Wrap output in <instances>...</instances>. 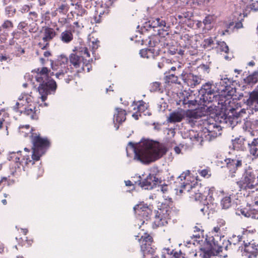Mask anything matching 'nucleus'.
Wrapping results in <instances>:
<instances>
[{
    "mask_svg": "<svg viewBox=\"0 0 258 258\" xmlns=\"http://www.w3.org/2000/svg\"><path fill=\"white\" fill-rule=\"evenodd\" d=\"M135 153L134 159L145 164H149L161 158L167 152L165 146L159 142L146 140L140 142L136 146L130 142L126 148Z\"/></svg>",
    "mask_w": 258,
    "mask_h": 258,
    "instance_id": "f257e3e1",
    "label": "nucleus"
},
{
    "mask_svg": "<svg viewBox=\"0 0 258 258\" xmlns=\"http://www.w3.org/2000/svg\"><path fill=\"white\" fill-rule=\"evenodd\" d=\"M50 72L47 68L43 67L36 78V81L40 83L38 90L42 101L46 99L48 94L54 93L57 88L55 81L49 77Z\"/></svg>",
    "mask_w": 258,
    "mask_h": 258,
    "instance_id": "f03ea898",
    "label": "nucleus"
},
{
    "mask_svg": "<svg viewBox=\"0 0 258 258\" xmlns=\"http://www.w3.org/2000/svg\"><path fill=\"white\" fill-rule=\"evenodd\" d=\"M190 171L186 170V171L183 172L177 178V180L175 182H178L180 184L179 186L180 188L179 189L180 193L183 192L186 190L189 192L190 198L194 199L196 201H200L203 199V196L202 193L200 192L199 189V186H192L189 183H185V182H182L183 180H185L186 177L189 175Z\"/></svg>",
    "mask_w": 258,
    "mask_h": 258,
    "instance_id": "7ed1b4c3",
    "label": "nucleus"
},
{
    "mask_svg": "<svg viewBox=\"0 0 258 258\" xmlns=\"http://www.w3.org/2000/svg\"><path fill=\"white\" fill-rule=\"evenodd\" d=\"M201 138L207 141H211L221 134L222 127L213 119H209L204 122Z\"/></svg>",
    "mask_w": 258,
    "mask_h": 258,
    "instance_id": "20e7f679",
    "label": "nucleus"
},
{
    "mask_svg": "<svg viewBox=\"0 0 258 258\" xmlns=\"http://www.w3.org/2000/svg\"><path fill=\"white\" fill-rule=\"evenodd\" d=\"M51 68L52 70L58 71L55 74L53 72L50 73L51 76L55 75L56 78L61 79L64 77L69 70L68 67V58L63 55H59L55 61L50 60Z\"/></svg>",
    "mask_w": 258,
    "mask_h": 258,
    "instance_id": "39448f33",
    "label": "nucleus"
},
{
    "mask_svg": "<svg viewBox=\"0 0 258 258\" xmlns=\"http://www.w3.org/2000/svg\"><path fill=\"white\" fill-rule=\"evenodd\" d=\"M216 107L215 104L208 105V104L204 103L202 107L194 110H188L186 114L188 122L192 123L195 119L214 113L216 110Z\"/></svg>",
    "mask_w": 258,
    "mask_h": 258,
    "instance_id": "423d86ee",
    "label": "nucleus"
},
{
    "mask_svg": "<svg viewBox=\"0 0 258 258\" xmlns=\"http://www.w3.org/2000/svg\"><path fill=\"white\" fill-rule=\"evenodd\" d=\"M31 140L33 143L32 158L33 160L38 161L44 154L46 148L49 145V142L46 139H43L39 136H32Z\"/></svg>",
    "mask_w": 258,
    "mask_h": 258,
    "instance_id": "0eeeda50",
    "label": "nucleus"
},
{
    "mask_svg": "<svg viewBox=\"0 0 258 258\" xmlns=\"http://www.w3.org/2000/svg\"><path fill=\"white\" fill-rule=\"evenodd\" d=\"M213 87L214 85L211 82H207L203 85L199 93L201 95L200 99L202 100L204 103L209 104L214 102V100L217 103L216 92Z\"/></svg>",
    "mask_w": 258,
    "mask_h": 258,
    "instance_id": "6e6552de",
    "label": "nucleus"
},
{
    "mask_svg": "<svg viewBox=\"0 0 258 258\" xmlns=\"http://www.w3.org/2000/svg\"><path fill=\"white\" fill-rule=\"evenodd\" d=\"M213 244H211V249L205 252V256L209 257L211 255H217L222 252L223 249L227 250L229 245H231V242L229 240L220 238V241L216 240L215 238L213 239Z\"/></svg>",
    "mask_w": 258,
    "mask_h": 258,
    "instance_id": "1a4fd4ad",
    "label": "nucleus"
},
{
    "mask_svg": "<svg viewBox=\"0 0 258 258\" xmlns=\"http://www.w3.org/2000/svg\"><path fill=\"white\" fill-rule=\"evenodd\" d=\"M242 186L245 189H250L252 192H253L254 190L258 191L257 172L250 170L246 171Z\"/></svg>",
    "mask_w": 258,
    "mask_h": 258,
    "instance_id": "9d476101",
    "label": "nucleus"
},
{
    "mask_svg": "<svg viewBox=\"0 0 258 258\" xmlns=\"http://www.w3.org/2000/svg\"><path fill=\"white\" fill-rule=\"evenodd\" d=\"M55 31L51 28L48 27H43L41 31V38L42 42H40L39 45H42L41 48L45 49L47 48L49 45V42L51 41L56 36Z\"/></svg>",
    "mask_w": 258,
    "mask_h": 258,
    "instance_id": "9b49d317",
    "label": "nucleus"
},
{
    "mask_svg": "<svg viewBox=\"0 0 258 258\" xmlns=\"http://www.w3.org/2000/svg\"><path fill=\"white\" fill-rule=\"evenodd\" d=\"M237 215H243L245 217L251 218L252 219H258V201L254 202L252 206H249L248 208L238 209L236 212Z\"/></svg>",
    "mask_w": 258,
    "mask_h": 258,
    "instance_id": "f8f14e48",
    "label": "nucleus"
},
{
    "mask_svg": "<svg viewBox=\"0 0 258 258\" xmlns=\"http://www.w3.org/2000/svg\"><path fill=\"white\" fill-rule=\"evenodd\" d=\"M227 164V167L229 170L231 177L235 176L234 173L242 166L243 157L236 156L233 159H227L225 160Z\"/></svg>",
    "mask_w": 258,
    "mask_h": 258,
    "instance_id": "ddd939ff",
    "label": "nucleus"
},
{
    "mask_svg": "<svg viewBox=\"0 0 258 258\" xmlns=\"http://www.w3.org/2000/svg\"><path fill=\"white\" fill-rule=\"evenodd\" d=\"M70 62L78 72L84 70V56L81 55L79 52L71 53L69 56Z\"/></svg>",
    "mask_w": 258,
    "mask_h": 258,
    "instance_id": "4468645a",
    "label": "nucleus"
},
{
    "mask_svg": "<svg viewBox=\"0 0 258 258\" xmlns=\"http://www.w3.org/2000/svg\"><path fill=\"white\" fill-rule=\"evenodd\" d=\"M169 218V211L167 209H160L155 215L153 226L160 227L167 224V219Z\"/></svg>",
    "mask_w": 258,
    "mask_h": 258,
    "instance_id": "2eb2a0df",
    "label": "nucleus"
},
{
    "mask_svg": "<svg viewBox=\"0 0 258 258\" xmlns=\"http://www.w3.org/2000/svg\"><path fill=\"white\" fill-rule=\"evenodd\" d=\"M246 105L251 110L258 111V90H254L249 93V97L244 100Z\"/></svg>",
    "mask_w": 258,
    "mask_h": 258,
    "instance_id": "dca6fc26",
    "label": "nucleus"
},
{
    "mask_svg": "<svg viewBox=\"0 0 258 258\" xmlns=\"http://www.w3.org/2000/svg\"><path fill=\"white\" fill-rule=\"evenodd\" d=\"M141 244V250L144 254L152 253L154 249L151 247L152 238L149 235L143 237L142 236L139 240Z\"/></svg>",
    "mask_w": 258,
    "mask_h": 258,
    "instance_id": "f3484780",
    "label": "nucleus"
},
{
    "mask_svg": "<svg viewBox=\"0 0 258 258\" xmlns=\"http://www.w3.org/2000/svg\"><path fill=\"white\" fill-rule=\"evenodd\" d=\"M157 179L154 174H149L143 181L139 180V184L145 189H151L156 185Z\"/></svg>",
    "mask_w": 258,
    "mask_h": 258,
    "instance_id": "a211bd4d",
    "label": "nucleus"
},
{
    "mask_svg": "<svg viewBox=\"0 0 258 258\" xmlns=\"http://www.w3.org/2000/svg\"><path fill=\"white\" fill-rule=\"evenodd\" d=\"M166 2L164 7L166 11L169 14L181 11V3L178 0H166Z\"/></svg>",
    "mask_w": 258,
    "mask_h": 258,
    "instance_id": "6ab92c4d",
    "label": "nucleus"
},
{
    "mask_svg": "<svg viewBox=\"0 0 258 258\" xmlns=\"http://www.w3.org/2000/svg\"><path fill=\"white\" fill-rule=\"evenodd\" d=\"M181 77L183 80L187 83V84L192 88L201 83L202 79L193 74L189 73L187 74H181Z\"/></svg>",
    "mask_w": 258,
    "mask_h": 258,
    "instance_id": "aec40b11",
    "label": "nucleus"
},
{
    "mask_svg": "<svg viewBox=\"0 0 258 258\" xmlns=\"http://www.w3.org/2000/svg\"><path fill=\"white\" fill-rule=\"evenodd\" d=\"M125 116L126 112L124 110L119 108H115V112L114 113L113 117V122L114 126L116 127V130H117L119 128V125L116 126V124L117 123L120 124L124 121L126 119Z\"/></svg>",
    "mask_w": 258,
    "mask_h": 258,
    "instance_id": "412c9836",
    "label": "nucleus"
},
{
    "mask_svg": "<svg viewBox=\"0 0 258 258\" xmlns=\"http://www.w3.org/2000/svg\"><path fill=\"white\" fill-rule=\"evenodd\" d=\"M230 81L229 79L227 77H224L221 79V81L219 83V87L218 88V91L221 93L223 92L224 95H227L231 96L230 91L229 89L231 88L230 86ZM223 95V94H222Z\"/></svg>",
    "mask_w": 258,
    "mask_h": 258,
    "instance_id": "4be33fe9",
    "label": "nucleus"
},
{
    "mask_svg": "<svg viewBox=\"0 0 258 258\" xmlns=\"http://www.w3.org/2000/svg\"><path fill=\"white\" fill-rule=\"evenodd\" d=\"M257 127L258 120L252 119V120H247L245 121L243 126V128L245 131H247V133L249 134V136L252 137L254 135L255 132L257 131V130L254 131Z\"/></svg>",
    "mask_w": 258,
    "mask_h": 258,
    "instance_id": "5701e85b",
    "label": "nucleus"
},
{
    "mask_svg": "<svg viewBox=\"0 0 258 258\" xmlns=\"http://www.w3.org/2000/svg\"><path fill=\"white\" fill-rule=\"evenodd\" d=\"M184 111L180 109L177 111H174L169 114L167 121L170 123L180 122L184 117Z\"/></svg>",
    "mask_w": 258,
    "mask_h": 258,
    "instance_id": "b1692460",
    "label": "nucleus"
},
{
    "mask_svg": "<svg viewBox=\"0 0 258 258\" xmlns=\"http://www.w3.org/2000/svg\"><path fill=\"white\" fill-rule=\"evenodd\" d=\"M36 107L32 104H28L24 108V109L20 110L21 113H23L26 116H29L31 119H36L38 118L36 112Z\"/></svg>",
    "mask_w": 258,
    "mask_h": 258,
    "instance_id": "393cba45",
    "label": "nucleus"
},
{
    "mask_svg": "<svg viewBox=\"0 0 258 258\" xmlns=\"http://www.w3.org/2000/svg\"><path fill=\"white\" fill-rule=\"evenodd\" d=\"M248 146L250 153L253 156L258 157V138L251 140L250 142L248 143Z\"/></svg>",
    "mask_w": 258,
    "mask_h": 258,
    "instance_id": "a878e982",
    "label": "nucleus"
},
{
    "mask_svg": "<svg viewBox=\"0 0 258 258\" xmlns=\"http://www.w3.org/2000/svg\"><path fill=\"white\" fill-rule=\"evenodd\" d=\"M251 137V136H249V134L248 136L245 138L240 137L238 138H236L234 140L233 143V145L235 148H239V147L238 146H237V145H243L244 146L245 145L248 146V143L250 142V137Z\"/></svg>",
    "mask_w": 258,
    "mask_h": 258,
    "instance_id": "bb28decb",
    "label": "nucleus"
},
{
    "mask_svg": "<svg viewBox=\"0 0 258 258\" xmlns=\"http://www.w3.org/2000/svg\"><path fill=\"white\" fill-rule=\"evenodd\" d=\"M235 116L236 117L235 118H228L226 119V122L227 123H229L230 126L231 128H233L238 123V121L237 120L238 118L240 117L242 115V114L245 113V109H241L239 111H235Z\"/></svg>",
    "mask_w": 258,
    "mask_h": 258,
    "instance_id": "cd10ccee",
    "label": "nucleus"
},
{
    "mask_svg": "<svg viewBox=\"0 0 258 258\" xmlns=\"http://www.w3.org/2000/svg\"><path fill=\"white\" fill-rule=\"evenodd\" d=\"M149 25L153 28L160 27L161 28H165V23L163 20V17L161 16V18H157L152 19L149 22Z\"/></svg>",
    "mask_w": 258,
    "mask_h": 258,
    "instance_id": "c85d7f7f",
    "label": "nucleus"
},
{
    "mask_svg": "<svg viewBox=\"0 0 258 258\" xmlns=\"http://www.w3.org/2000/svg\"><path fill=\"white\" fill-rule=\"evenodd\" d=\"M244 83L247 85L252 86L258 81V72H254L244 79Z\"/></svg>",
    "mask_w": 258,
    "mask_h": 258,
    "instance_id": "c756f323",
    "label": "nucleus"
},
{
    "mask_svg": "<svg viewBox=\"0 0 258 258\" xmlns=\"http://www.w3.org/2000/svg\"><path fill=\"white\" fill-rule=\"evenodd\" d=\"M73 39V34L70 30H65L60 36V39L65 43H70Z\"/></svg>",
    "mask_w": 258,
    "mask_h": 258,
    "instance_id": "7c9ffc66",
    "label": "nucleus"
},
{
    "mask_svg": "<svg viewBox=\"0 0 258 258\" xmlns=\"http://www.w3.org/2000/svg\"><path fill=\"white\" fill-rule=\"evenodd\" d=\"M163 20L165 23V28H168L170 27L171 25H173L178 23L177 19L173 16H164Z\"/></svg>",
    "mask_w": 258,
    "mask_h": 258,
    "instance_id": "2f4dec72",
    "label": "nucleus"
},
{
    "mask_svg": "<svg viewBox=\"0 0 258 258\" xmlns=\"http://www.w3.org/2000/svg\"><path fill=\"white\" fill-rule=\"evenodd\" d=\"M203 133V130L200 131L199 132L195 131L194 130H191L189 131V136L191 140H195L201 143L205 141V139L201 138L202 136L201 134Z\"/></svg>",
    "mask_w": 258,
    "mask_h": 258,
    "instance_id": "473e14b6",
    "label": "nucleus"
},
{
    "mask_svg": "<svg viewBox=\"0 0 258 258\" xmlns=\"http://www.w3.org/2000/svg\"><path fill=\"white\" fill-rule=\"evenodd\" d=\"M70 9V4L69 0L60 5L56 9V11L60 14H66Z\"/></svg>",
    "mask_w": 258,
    "mask_h": 258,
    "instance_id": "72a5a7b5",
    "label": "nucleus"
},
{
    "mask_svg": "<svg viewBox=\"0 0 258 258\" xmlns=\"http://www.w3.org/2000/svg\"><path fill=\"white\" fill-rule=\"evenodd\" d=\"M221 205L222 209H227L231 206V196H226L221 200Z\"/></svg>",
    "mask_w": 258,
    "mask_h": 258,
    "instance_id": "f704fd0d",
    "label": "nucleus"
},
{
    "mask_svg": "<svg viewBox=\"0 0 258 258\" xmlns=\"http://www.w3.org/2000/svg\"><path fill=\"white\" fill-rule=\"evenodd\" d=\"M213 17L211 15L207 16L203 20V23L205 25V29L207 30H211L212 28L211 23L213 21Z\"/></svg>",
    "mask_w": 258,
    "mask_h": 258,
    "instance_id": "c9c22d12",
    "label": "nucleus"
},
{
    "mask_svg": "<svg viewBox=\"0 0 258 258\" xmlns=\"http://www.w3.org/2000/svg\"><path fill=\"white\" fill-rule=\"evenodd\" d=\"M74 14L76 15V19L79 21H83L84 17L87 15V11L83 8H81L78 11L74 12Z\"/></svg>",
    "mask_w": 258,
    "mask_h": 258,
    "instance_id": "e433bc0d",
    "label": "nucleus"
},
{
    "mask_svg": "<svg viewBox=\"0 0 258 258\" xmlns=\"http://www.w3.org/2000/svg\"><path fill=\"white\" fill-rule=\"evenodd\" d=\"M205 48H213L215 47L214 41L212 37L205 39L203 42Z\"/></svg>",
    "mask_w": 258,
    "mask_h": 258,
    "instance_id": "4c0bfd02",
    "label": "nucleus"
},
{
    "mask_svg": "<svg viewBox=\"0 0 258 258\" xmlns=\"http://www.w3.org/2000/svg\"><path fill=\"white\" fill-rule=\"evenodd\" d=\"M165 79L168 83H176L177 82L178 78L175 74H170L169 73L168 74L166 73H165Z\"/></svg>",
    "mask_w": 258,
    "mask_h": 258,
    "instance_id": "58836bf2",
    "label": "nucleus"
},
{
    "mask_svg": "<svg viewBox=\"0 0 258 258\" xmlns=\"http://www.w3.org/2000/svg\"><path fill=\"white\" fill-rule=\"evenodd\" d=\"M217 48L222 52L227 53L229 50L228 46L224 41H217Z\"/></svg>",
    "mask_w": 258,
    "mask_h": 258,
    "instance_id": "ea45409f",
    "label": "nucleus"
},
{
    "mask_svg": "<svg viewBox=\"0 0 258 258\" xmlns=\"http://www.w3.org/2000/svg\"><path fill=\"white\" fill-rule=\"evenodd\" d=\"M18 100L19 102H24L27 103H29L32 101L31 97L30 95H28L26 93H22L18 98Z\"/></svg>",
    "mask_w": 258,
    "mask_h": 258,
    "instance_id": "a19ab883",
    "label": "nucleus"
},
{
    "mask_svg": "<svg viewBox=\"0 0 258 258\" xmlns=\"http://www.w3.org/2000/svg\"><path fill=\"white\" fill-rule=\"evenodd\" d=\"M16 12L15 8L12 6H9L5 8V13L9 17H11L14 16Z\"/></svg>",
    "mask_w": 258,
    "mask_h": 258,
    "instance_id": "79ce46f5",
    "label": "nucleus"
},
{
    "mask_svg": "<svg viewBox=\"0 0 258 258\" xmlns=\"http://www.w3.org/2000/svg\"><path fill=\"white\" fill-rule=\"evenodd\" d=\"M134 209L136 212H138V214L141 215L143 212L146 211V209H148V207L147 206H144L140 204L135 206Z\"/></svg>",
    "mask_w": 258,
    "mask_h": 258,
    "instance_id": "37998d69",
    "label": "nucleus"
},
{
    "mask_svg": "<svg viewBox=\"0 0 258 258\" xmlns=\"http://www.w3.org/2000/svg\"><path fill=\"white\" fill-rule=\"evenodd\" d=\"M211 205L209 203L206 204L204 203L203 207L200 209V211L203 213V215H205L206 213H208L209 214V211Z\"/></svg>",
    "mask_w": 258,
    "mask_h": 258,
    "instance_id": "c03bdc74",
    "label": "nucleus"
},
{
    "mask_svg": "<svg viewBox=\"0 0 258 258\" xmlns=\"http://www.w3.org/2000/svg\"><path fill=\"white\" fill-rule=\"evenodd\" d=\"M139 105L137 106L138 111L140 113H144L145 112L146 109H147V107L145 105V103L143 101H141L139 102Z\"/></svg>",
    "mask_w": 258,
    "mask_h": 258,
    "instance_id": "a18cd8bd",
    "label": "nucleus"
},
{
    "mask_svg": "<svg viewBox=\"0 0 258 258\" xmlns=\"http://www.w3.org/2000/svg\"><path fill=\"white\" fill-rule=\"evenodd\" d=\"M69 3L70 4V7L72 6L74 7V10L71 11V14L73 16H74V12H76L77 10L78 11L82 7V6L79 5L78 3L74 4L72 1L69 0Z\"/></svg>",
    "mask_w": 258,
    "mask_h": 258,
    "instance_id": "49530a36",
    "label": "nucleus"
},
{
    "mask_svg": "<svg viewBox=\"0 0 258 258\" xmlns=\"http://www.w3.org/2000/svg\"><path fill=\"white\" fill-rule=\"evenodd\" d=\"M160 83L159 82H154L151 84L150 91L151 92H155L160 89Z\"/></svg>",
    "mask_w": 258,
    "mask_h": 258,
    "instance_id": "de8ad7c7",
    "label": "nucleus"
},
{
    "mask_svg": "<svg viewBox=\"0 0 258 258\" xmlns=\"http://www.w3.org/2000/svg\"><path fill=\"white\" fill-rule=\"evenodd\" d=\"M242 236L241 235H233L232 238L231 239V243L232 242L234 245H235L237 243L240 242L241 240Z\"/></svg>",
    "mask_w": 258,
    "mask_h": 258,
    "instance_id": "09e8293b",
    "label": "nucleus"
},
{
    "mask_svg": "<svg viewBox=\"0 0 258 258\" xmlns=\"http://www.w3.org/2000/svg\"><path fill=\"white\" fill-rule=\"evenodd\" d=\"M13 27V25L12 22L9 20L5 21L2 25V27L4 29H8Z\"/></svg>",
    "mask_w": 258,
    "mask_h": 258,
    "instance_id": "8fccbe9b",
    "label": "nucleus"
},
{
    "mask_svg": "<svg viewBox=\"0 0 258 258\" xmlns=\"http://www.w3.org/2000/svg\"><path fill=\"white\" fill-rule=\"evenodd\" d=\"M24 105L25 104L23 102H20L19 101L16 102L15 105L13 107V109L16 111H19L20 112L21 110H19V108L23 107Z\"/></svg>",
    "mask_w": 258,
    "mask_h": 258,
    "instance_id": "3c124183",
    "label": "nucleus"
},
{
    "mask_svg": "<svg viewBox=\"0 0 258 258\" xmlns=\"http://www.w3.org/2000/svg\"><path fill=\"white\" fill-rule=\"evenodd\" d=\"M183 19L185 21V23H187V21H189L190 18L191 17V13L188 12H185L182 13Z\"/></svg>",
    "mask_w": 258,
    "mask_h": 258,
    "instance_id": "603ef678",
    "label": "nucleus"
},
{
    "mask_svg": "<svg viewBox=\"0 0 258 258\" xmlns=\"http://www.w3.org/2000/svg\"><path fill=\"white\" fill-rule=\"evenodd\" d=\"M77 52H79L81 54V55H85L87 57L90 56V54L88 52V49L86 47H83L81 48L80 51H77Z\"/></svg>",
    "mask_w": 258,
    "mask_h": 258,
    "instance_id": "864d4df0",
    "label": "nucleus"
},
{
    "mask_svg": "<svg viewBox=\"0 0 258 258\" xmlns=\"http://www.w3.org/2000/svg\"><path fill=\"white\" fill-rule=\"evenodd\" d=\"M147 58H154V49H148Z\"/></svg>",
    "mask_w": 258,
    "mask_h": 258,
    "instance_id": "5fc2aeb1",
    "label": "nucleus"
},
{
    "mask_svg": "<svg viewBox=\"0 0 258 258\" xmlns=\"http://www.w3.org/2000/svg\"><path fill=\"white\" fill-rule=\"evenodd\" d=\"M147 58H154V49H148Z\"/></svg>",
    "mask_w": 258,
    "mask_h": 258,
    "instance_id": "6e6d98bb",
    "label": "nucleus"
},
{
    "mask_svg": "<svg viewBox=\"0 0 258 258\" xmlns=\"http://www.w3.org/2000/svg\"><path fill=\"white\" fill-rule=\"evenodd\" d=\"M12 60V58L9 56L6 55H0V61H6L7 62H9Z\"/></svg>",
    "mask_w": 258,
    "mask_h": 258,
    "instance_id": "4d7b16f0",
    "label": "nucleus"
},
{
    "mask_svg": "<svg viewBox=\"0 0 258 258\" xmlns=\"http://www.w3.org/2000/svg\"><path fill=\"white\" fill-rule=\"evenodd\" d=\"M196 102V101L195 100H188L186 99H184L183 101V104L184 105L188 104V107H190L191 105H195V103Z\"/></svg>",
    "mask_w": 258,
    "mask_h": 258,
    "instance_id": "13d9d810",
    "label": "nucleus"
},
{
    "mask_svg": "<svg viewBox=\"0 0 258 258\" xmlns=\"http://www.w3.org/2000/svg\"><path fill=\"white\" fill-rule=\"evenodd\" d=\"M148 49H143L140 50V54L142 57L147 58Z\"/></svg>",
    "mask_w": 258,
    "mask_h": 258,
    "instance_id": "bf43d9fd",
    "label": "nucleus"
},
{
    "mask_svg": "<svg viewBox=\"0 0 258 258\" xmlns=\"http://www.w3.org/2000/svg\"><path fill=\"white\" fill-rule=\"evenodd\" d=\"M209 172L208 169H203L199 171L200 174L204 177H208Z\"/></svg>",
    "mask_w": 258,
    "mask_h": 258,
    "instance_id": "052dcab7",
    "label": "nucleus"
},
{
    "mask_svg": "<svg viewBox=\"0 0 258 258\" xmlns=\"http://www.w3.org/2000/svg\"><path fill=\"white\" fill-rule=\"evenodd\" d=\"M21 151H18L17 152V153L16 152H13L12 153H11L10 155L8 157V159L9 160H13L15 158V157L17 156V155H18L19 154V153H20Z\"/></svg>",
    "mask_w": 258,
    "mask_h": 258,
    "instance_id": "680f3d73",
    "label": "nucleus"
},
{
    "mask_svg": "<svg viewBox=\"0 0 258 258\" xmlns=\"http://www.w3.org/2000/svg\"><path fill=\"white\" fill-rule=\"evenodd\" d=\"M252 248V245L250 244V243H248V244H245V249L244 250L246 252H254V250H251L250 248Z\"/></svg>",
    "mask_w": 258,
    "mask_h": 258,
    "instance_id": "e2e57ef3",
    "label": "nucleus"
},
{
    "mask_svg": "<svg viewBox=\"0 0 258 258\" xmlns=\"http://www.w3.org/2000/svg\"><path fill=\"white\" fill-rule=\"evenodd\" d=\"M30 10L29 6L27 5H24L21 8L22 13H26L28 12Z\"/></svg>",
    "mask_w": 258,
    "mask_h": 258,
    "instance_id": "0e129e2a",
    "label": "nucleus"
},
{
    "mask_svg": "<svg viewBox=\"0 0 258 258\" xmlns=\"http://www.w3.org/2000/svg\"><path fill=\"white\" fill-rule=\"evenodd\" d=\"M250 8L251 10H254V11L258 10V2H255L252 3L250 6Z\"/></svg>",
    "mask_w": 258,
    "mask_h": 258,
    "instance_id": "69168bd1",
    "label": "nucleus"
},
{
    "mask_svg": "<svg viewBox=\"0 0 258 258\" xmlns=\"http://www.w3.org/2000/svg\"><path fill=\"white\" fill-rule=\"evenodd\" d=\"M154 129L155 131H159L161 130V124L159 123H153Z\"/></svg>",
    "mask_w": 258,
    "mask_h": 258,
    "instance_id": "338daca9",
    "label": "nucleus"
},
{
    "mask_svg": "<svg viewBox=\"0 0 258 258\" xmlns=\"http://www.w3.org/2000/svg\"><path fill=\"white\" fill-rule=\"evenodd\" d=\"M58 23L61 25H64L67 23V19L66 18H60L58 19Z\"/></svg>",
    "mask_w": 258,
    "mask_h": 258,
    "instance_id": "774afa93",
    "label": "nucleus"
}]
</instances>
